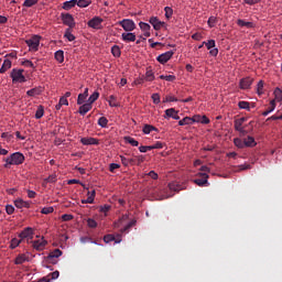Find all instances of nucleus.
<instances>
[{
    "label": "nucleus",
    "mask_w": 282,
    "mask_h": 282,
    "mask_svg": "<svg viewBox=\"0 0 282 282\" xmlns=\"http://www.w3.org/2000/svg\"><path fill=\"white\" fill-rule=\"evenodd\" d=\"M25 161V156L22 152H13L9 158L6 159L7 164H4L6 169L8 165H20Z\"/></svg>",
    "instance_id": "f257e3e1"
},
{
    "label": "nucleus",
    "mask_w": 282,
    "mask_h": 282,
    "mask_svg": "<svg viewBox=\"0 0 282 282\" xmlns=\"http://www.w3.org/2000/svg\"><path fill=\"white\" fill-rule=\"evenodd\" d=\"M41 36L35 34L32 39L25 40V44L30 47L31 52H39Z\"/></svg>",
    "instance_id": "f03ea898"
},
{
    "label": "nucleus",
    "mask_w": 282,
    "mask_h": 282,
    "mask_svg": "<svg viewBox=\"0 0 282 282\" xmlns=\"http://www.w3.org/2000/svg\"><path fill=\"white\" fill-rule=\"evenodd\" d=\"M61 19L65 26L74 29L76 26L75 18L70 13H61Z\"/></svg>",
    "instance_id": "7ed1b4c3"
},
{
    "label": "nucleus",
    "mask_w": 282,
    "mask_h": 282,
    "mask_svg": "<svg viewBox=\"0 0 282 282\" xmlns=\"http://www.w3.org/2000/svg\"><path fill=\"white\" fill-rule=\"evenodd\" d=\"M196 178H194V183H196L197 186L199 187H205L208 186V178L209 175L207 173H197Z\"/></svg>",
    "instance_id": "20e7f679"
},
{
    "label": "nucleus",
    "mask_w": 282,
    "mask_h": 282,
    "mask_svg": "<svg viewBox=\"0 0 282 282\" xmlns=\"http://www.w3.org/2000/svg\"><path fill=\"white\" fill-rule=\"evenodd\" d=\"M11 78L13 83L23 84L26 82V78L23 75V69H12Z\"/></svg>",
    "instance_id": "39448f33"
},
{
    "label": "nucleus",
    "mask_w": 282,
    "mask_h": 282,
    "mask_svg": "<svg viewBox=\"0 0 282 282\" xmlns=\"http://www.w3.org/2000/svg\"><path fill=\"white\" fill-rule=\"evenodd\" d=\"M119 25L126 31V32H132L137 29V24L134 21L130 19H124L122 21H119Z\"/></svg>",
    "instance_id": "423d86ee"
},
{
    "label": "nucleus",
    "mask_w": 282,
    "mask_h": 282,
    "mask_svg": "<svg viewBox=\"0 0 282 282\" xmlns=\"http://www.w3.org/2000/svg\"><path fill=\"white\" fill-rule=\"evenodd\" d=\"M102 18L100 17H94L90 21H88V28H91L94 30H101L102 29Z\"/></svg>",
    "instance_id": "0eeeda50"
},
{
    "label": "nucleus",
    "mask_w": 282,
    "mask_h": 282,
    "mask_svg": "<svg viewBox=\"0 0 282 282\" xmlns=\"http://www.w3.org/2000/svg\"><path fill=\"white\" fill-rule=\"evenodd\" d=\"M175 53L173 51H167L165 53H162L161 55H159V57L156 58V61L164 65L166 63H169L172 58V56L174 55Z\"/></svg>",
    "instance_id": "6e6552de"
},
{
    "label": "nucleus",
    "mask_w": 282,
    "mask_h": 282,
    "mask_svg": "<svg viewBox=\"0 0 282 282\" xmlns=\"http://www.w3.org/2000/svg\"><path fill=\"white\" fill-rule=\"evenodd\" d=\"M31 243L33 246V249L36 251H43L45 249V246L47 245L44 238H41L39 240H31Z\"/></svg>",
    "instance_id": "1a4fd4ad"
},
{
    "label": "nucleus",
    "mask_w": 282,
    "mask_h": 282,
    "mask_svg": "<svg viewBox=\"0 0 282 282\" xmlns=\"http://www.w3.org/2000/svg\"><path fill=\"white\" fill-rule=\"evenodd\" d=\"M203 45H205L207 50H210L209 54L212 56H217L218 50L214 48V47H216V41L215 40H209L207 42H203Z\"/></svg>",
    "instance_id": "9d476101"
},
{
    "label": "nucleus",
    "mask_w": 282,
    "mask_h": 282,
    "mask_svg": "<svg viewBox=\"0 0 282 282\" xmlns=\"http://www.w3.org/2000/svg\"><path fill=\"white\" fill-rule=\"evenodd\" d=\"M149 22L155 31H160L165 26V23L160 21L158 17H151Z\"/></svg>",
    "instance_id": "9b49d317"
},
{
    "label": "nucleus",
    "mask_w": 282,
    "mask_h": 282,
    "mask_svg": "<svg viewBox=\"0 0 282 282\" xmlns=\"http://www.w3.org/2000/svg\"><path fill=\"white\" fill-rule=\"evenodd\" d=\"M19 237L21 239H28V242L31 243V240L33 239V229L31 227L24 228Z\"/></svg>",
    "instance_id": "f8f14e48"
},
{
    "label": "nucleus",
    "mask_w": 282,
    "mask_h": 282,
    "mask_svg": "<svg viewBox=\"0 0 282 282\" xmlns=\"http://www.w3.org/2000/svg\"><path fill=\"white\" fill-rule=\"evenodd\" d=\"M121 39L124 41V43H134L137 35L135 33H132V31H126L121 34Z\"/></svg>",
    "instance_id": "ddd939ff"
},
{
    "label": "nucleus",
    "mask_w": 282,
    "mask_h": 282,
    "mask_svg": "<svg viewBox=\"0 0 282 282\" xmlns=\"http://www.w3.org/2000/svg\"><path fill=\"white\" fill-rule=\"evenodd\" d=\"M252 84H253V78L245 77L240 79V89L247 90L251 87Z\"/></svg>",
    "instance_id": "4468645a"
},
{
    "label": "nucleus",
    "mask_w": 282,
    "mask_h": 282,
    "mask_svg": "<svg viewBox=\"0 0 282 282\" xmlns=\"http://www.w3.org/2000/svg\"><path fill=\"white\" fill-rule=\"evenodd\" d=\"M80 143L83 145H98L100 141L96 138H80Z\"/></svg>",
    "instance_id": "2eb2a0df"
},
{
    "label": "nucleus",
    "mask_w": 282,
    "mask_h": 282,
    "mask_svg": "<svg viewBox=\"0 0 282 282\" xmlns=\"http://www.w3.org/2000/svg\"><path fill=\"white\" fill-rule=\"evenodd\" d=\"M42 93H43V87L39 86V87H34L31 90L26 91V96L37 97V96H41Z\"/></svg>",
    "instance_id": "dca6fc26"
},
{
    "label": "nucleus",
    "mask_w": 282,
    "mask_h": 282,
    "mask_svg": "<svg viewBox=\"0 0 282 282\" xmlns=\"http://www.w3.org/2000/svg\"><path fill=\"white\" fill-rule=\"evenodd\" d=\"M62 254H63V252L61 251V249H54V251H52L51 253H48V256H47V260L50 261V262H53V259H58V258H61L62 257Z\"/></svg>",
    "instance_id": "f3484780"
},
{
    "label": "nucleus",
    "mask_w": 282,
    "mask_h": 282,
    "mask_svg": "<svg viewBox=\"0 0 282 282\" xmlns=\"http://www.w3.org/2000/svg\"><path fill=\"white\" fill-rule=\"evenodd\" d=\"M93 109V105L88 104V101L82 106H79V115L86 116L88 111Z\"/></svg>",
    "instance_id": "a211bd4d"
},
{
    "label": "nucleus",
    "mask_w": 282,
    "mask_h": 282,
    "mask_svg": "<svg viewBox=\"0 0 282 282\" xmlns=\"http://www.w3.org/2000/svg\"><path fill=\"white\" fill-rule=\"evenodd\" d=\"M14 206L19 209H22V208H30L31 206V203L30 202H25L23 199H17L14 202Z\"/></svg>",
    "instance_id": "6ab92c4d"
},
{
    "label": "nucleus",
    "mask_w": 282,
    "mask_h": 282,
    "mask_svg": "<svg viewBox=\"0 0 282 282\" xmlns=\"http://www.w3.org/2000/svg\"><path fill=\"white\" fill-rule=\"evenodd\" d=\"M76 3H77V0H66V1L63 3V9H64L65 11H69V10H72V9L75 8Z\"/></svg>",
    "instance_id": "aec40b11"
},
{
    "label": "nucleus",
    "mask_w": 282,
    "mask_h": 282,
    "mask_svg": "<svg viewBox=\"0 0 282 282\" xmlns=\"http://www.w3.org/2000/svg\"><path fill=\"white\" fill-rule=\"evenodd\" d=\"M12 67V62L10 59H4L2 67L0 68V74H6L7 70L11 69Z\"/></svg>",
    "instance_id": "412c9836"
},
{
    "label": "nucleus",
    "mask_w": 282,
    "mask_h": 282,
    "mask_svg": "<svg viewBox=\"0 0 282 282\" xmlns=\"http://www.w3.org/2000/svg\"><path fill=\"white\" fill-rule=\"evenodd\" d=\"M165 116L169 118H173L174 120H180V116L174 108L165 110Z\"/></svg>",
    "instance_id": "4be33fe9"
},
{
    "label": "nucleus",
    "mask_w": 282,
    "mask_h": 282,
    "mask_svg": "<svg viewBox=\"0 0 282 282\" xmlns=\"http://www.w3.org/2000/svg\"><path fill=\"white\" fill-rule=\"evenodd\" d=\"M275 108H276V102H275V100H271L269 108H268L265 111L262 112V116H263V117H268L270 113H272V111L275 110Z\"/></svg>",
    "instance_id": "5701e85b"
},
{
    "label": "nucleus",
    "mask_w": 282,
    "mask_h": 282,
    "mask_svg": "<svg viewBox=\"0 0 282 282\" xmlns=\"http://www.w3.org/2000/svg\"><path fill=\"white\" fill-rule=\"evenodd\" d=\"M26 261H29V257L26 254L22 253L15 258L14 263H15V265H22V263H24Z\"/></svg>",
    "instance_id": "b1692460"
},
{
    "label": "nucleus",
    "mask_w": 282,
    "mask_h": 282,
    "mask_svg": "<svg viewBox=\"0 0 282 282\" xmlns=\"http://www.w3.org/2000/svg\"><path fill=\"white\" fill-rule=\"evenodd\" d=\"M153 130L155 131V132H158L159 131V129L158 128H155V127H153V124H144L143 126V128H142V132L144 133V134H150L151 132H153Z\"/></svg>",
    "instance_id": "393cba45"
},
{
    "label": "nucleus",
    "mask_w": 282,
    "mask_h": 282,
    "mask_svg": "<svg viewBox=\"0 0 282 282\" xmlns=\"http://www.w3.org/2000/svg\"><path fill=\"white\" fill-rule=\"evenodd\" d=\"M243 142H245V147H247V148H253L257 145L256 139L252 137H248V138L243 139Z\"/></svg>",
    "instance_id": "a878e982"
},
{
    "label": "nucleus",
    "mask_w": 282,
    "mask_h": 282,
    "mask_svg": "<svg viewBox=\"0 0 282 282\" xmlns=\"http://www.w3.org/2000/svg\"><path fill=\"white\" fill-rule=\"evenodd\" d=\"M245 121H247V118H240V119H236L235 120V129L237 132H239L241 130V128H243V123Z\"/></svg>",
    "instance_id": "bb28decb"
},
{
    "label": "nucleus",
    "mask_w": 282,
    "mask_h": 282,
    "mask_svg": "<svg viewBox=\"0 0 282 282\" xmlns=\"http://www.w3.org/2000/svg\"><path fill=\"white\" fill-rule=\"evenodd\" d=\"M137 225V220L135 219H132L131 221H129L126 227H123L122 229H120V232L121 234H124V232H129V230L134 227Z\"/></svg>",
    "instance_id": "cd10ccee"
},
{
    "label": "nucleus",
    "mask_w": 282,
    "mask_h": 282,
    "mask_svg": "<svg viewBox=\"0 0 282 282\" xmlns=\"http://www.w3.org/2000/svg\"><path fill=\"white\" fill-rule=\"evenodd\" d=\"M95 196H96V192L95 191H93L91 193L88 192V198L87 199H83L82 204H94Z\"/></svg>",
    "instance_id": "c85d7f7f"
},
{
    "label": "nucleus",
    "mask_w": 282,
    "mask_h": 282,
    "mask_svg": "<svg viewBox=\"0 0 282 282\" xmlns=\"http://www.w3.org/2000/svg\"><path fill=\"white\" fill-rule=\"evenodd\" d=\"M237 25L240 28L252 29L254 24L252 22H246L245 20H238Z\"/></svg>",
    "instance_id": "c756f323"
},
{
    "label": "nucleus",
    "mask_w": 282,
    "mask_h": 282,
    "mask_svg": "<svg viewBox=\"0 0 282 282\" xmlns=\"http://www.w3.org/2000/svg\"><path fill=\"white\" fill-rule=\"evenodd\" d=\"M112 241H115V243H120L121 239L117 240L113 235L104 236V242L109 243V242H112Z\"/></svg>",
    "instance_id": "7c9ffc66"
},
{
    "label": "nucleus",
    "mask_w": 282,
    "mask_h": 282,
    "mask_svg": "<svg viewBox=\"0 0 282 282\" xmlns=\"http://www.w3.org/2000/svg\"><path fill=\"white\" fill-rule=\"evenodd\" d=\"M64 37L67 39L70 43L76 40V36L72 33V29L65 30Z\"/></svg>",
    "instance_id": "2f4dec72"
},
{
    "label": "nucleus",
    "mask_w": 282,
    "mask_h": 282,
    "mask_svg": "<svg viewBox=\"0 0 282 282\" xmlns=\"http://www.w3.org/2000/svg\"><path fill=\"white\" fill-rule=\"evenodd\" d=\"M99 97H100V94L97 93V91H95L93 95H90V96L88 97L87 104L90 105V106H93V104H94L95 101H97V100L99 99Z\"/></svg>",
    "instance_id": "473e14b6"
},
{
    "label": "nucleus",
    "mask_w": 282,
    "mask_h": 282,
    "mask_svg": "<svg viewBox=\"0 0 282 282\" xmlns=\"http://www.w3.org/2000/svg\"><path fill=\"white\" fill-rule=\"evenodd\" d=\"M192 124H193V120L188 116H186L184 119H181L178 121V126H192Z\"/></svg>",
    "instance_id": "72a5a7b5"
},
{
    "label": "nucleus",
    "mask_w": 282,
    "mask_h": 282,
    "mask_svg": "<svg viewBox=\"0 0 282 282\" xmlns=\"http://www.w3.org/2000/svg\"><path fill=\"white\" fill-rule=\"evenodd\" d=\"M45 115L44 106L40 105L36 112H35V119H41Z\"/></svg>",
    "instance_id": "f704fd0d"
},
{
    "label": "nucleus",
    "mask_w": 282,
    "mask_h": 282,
    "mask_svg": "<svg viewBox=\"0 0 282 282\" xmlns=\"http://www.w3.org/2000/svg\"><path fill=\"white\" fill-rule=\"evenodd\" d=\"M145 82H153L155 80V75L152 69H148L144 77Z\"/></svg>",
    "instance_id": "c9c22d12"
},
{
    "label": "nucleus",
    "mask_w": 282,
    "mask_h": 282,
    "mask_svg": "<svg viewBox=\"0 0 282 282\" xmlns=\"http://www.w3.org/2000/svg\"><path fill=\"white\" fill-rule=\"evenodd\" d=\"M22 243V239L12 238L10 242V249L14 250L18 248L19 245Z\"/></svg>",
    "instance_id": "e433bc0d"
},
{
    "label": "nucleus",
    "mask_w": 282,
    "mask_h": 282,
    "mask_svg": "<svg viewBox=\"0 0 282 282\" xmlns=\"http://www.w3.org/2000/svg\"><path fill=\"white\" fill-rule=\"evenodd\" d=\"M55 58L59 64L64 63V51L58 50L55 52Z\"/></svg>",
    "instance_id": "4c0bfd02"
},
{
    "label": "nucleus",
    "mask_w": 282,
    "mask_h": 282,
    "mask_svg": "<svg viewBox=\"0 0 282 282\" xmlns=\"http://www.w3.org/2000/svg\"><path fill=\"white\" fill-rule=\"evenodd\" d=\"M78 8L80 9H85V8H88L89 4H91V1L89 0H77V3Z\"/></svg>",
    "instance_id": "58836bf2"
},
{
    "label": "nucleus",
    "mask_w": 282,
    "mask_h": 282,
    "mask_svg": "<svg viewBox=\"0 0 282 282\" xmlns=\"http://www.w3.org/2000/svg\"><path fill=\"white\" fill-rule=\"evenodd\" d=\"M160 79L169 82V83H173V82L176 80V76H174V75H161Z\"/></svg>",
    "instance_id": "ea45409f"
},
{
    "label": "nucleus",
    "mask_w": 282,
    "mask_h": 282,
    "mask_svg": "<svg viewBox=\"0 0 282 282\" xmlns=\"http://www.w3.org/2000/svg\"><path fill=\"white\" fill-rule=\"evenodd\" d=\"M126 143H129L132 147H138L140 142L131 137H126L124 138Z\"/></svg>",
    "instance_id": "a19ab883"
},
{
    "label": "nucleus",
    "mask_w": 282,
    "mask_h": 282,
    "mask_svg": "<svg viewBox=\"0 0 282 282\" xmlns=\"http://www.w3.org/2000/svg\"><path fill=\"white\" fill-rule=\"evenodd\" d=\"M109 120L105 116L98 119V126H100L101 128H107Z\"/></svg>",
    "instance_id": "79ce46f5"
},
{
    "label": "nucleus",
    "mask_w": 282,
    "mask_h": 282,
    "mask_svg": "<svg viewBox=\"0 0 282 282\" xmlns=\"http://www.w3.org/2000/svg\"><path fill=\"white\" fill-rule=\"evenodd\" d=\"M111 54L115 57H120L121 56V48L117 45L111 47Z\"/></svg>",
    "instance_id": "37998d69"
},
{
    "label": "nucleus",
    "mask_w": 282,
    "mask_h": 282,
    "mask_svg": "<svg viewBox=\"0 0 282 282\" xmlns=\"http://www.w3.org/2000/svg\"><path fill=\"white\" fill-rule=\"evenodd\" d=\"M169 188L174 192H180L182 189L181 185L177 182L170 183Z\"/></svg>",
    "instance_id": "c03bdc74"
},
{
    "label": "nucleus",
    "mask_w": 282,
    "mask_h": 282,
    "mask_svg": "<svg viewBox=\"0 0 282 282\" xmlns=\"http://www.w3.org/2000/svg\"><path fill=\"white\" fill-rule=\"evenodd\" d=\"M238 108L250 111V102H248V101H239L238 102Z\"/></svg>",
    "instance_id": "a18cd8bd"
},
{
    "label": "nucleus",
    "mask_w": 282,
    "mask_h": 282,
    "mask_svg": "<svg viewBox=\"0 0 282 282\" xmlns=\"http://www.w3.org/2000/svg\"><path fill=\"white\" fill-rule=\"evenodd\" d=\"M234 143L237 148L243 149L245 147V140H241L240 138L234 139Z\"/></svg>",
    "instance_id": "49530a36"
},
{
    "label": "nucleus",
    "mask_w": 282,
    "mask_h": 282,
    "mask_svg": "<svg viewBox=\"0 0 282 282\" xmlns=\"http://www.w3.org/2000/svg\"><path fill=\"white\" fill-rule=\"evenodd\" d=\"M207 23L209 28H215L217 23V17H214V15L209 17Z\"/></svg>",
    "instance_id": "de8ad7c7"
},
{
    "label": "nucleus",
    "mask_w": 282,
    "mask_h": 282,
    "mask_svg": "<svg viewBox=\"0 0 282 282\" xmlns=\"http://www.w3.org/2000/svg\"><path fill=\"white\" fill-rule=\"evenodd\" d=\"M274 96H275V100L282 101V90L280 87L275 88Z\"/></svg>",
    "instance_id": "09e8293b"
},
{
    "label": "nucleus",
    "mask_w": 282,
    "mask_h": 282,
    "mask_svg": "<svg viewBox=\"0 0 282 282\" xmlns=\"http://www.w3.org/2000/svg\"><path fill=\"white\" fill-rule=\"evenodd\" d=\"M139 26L140 29L143 31V32H147V31H150L151 30V25L149 23H145V22H140L139 23Z\"/></svg>",
    "instance_id": "8fccbe9b"
},
{
    "label": "nucleus",
    "mask_w": 282,
    "mask_h": 282,
    "mask_svg": "<svg viewBox=\"0 0 282 282\" xmlns=\"http://www.w3.org/2000/svg\"><path fill=\"white\" fill-rule=\"evenodd\" d=\"M54 213V207H44L41 209V214L43 215H51Z\"/></svg>",
    "instance_id": "3c124183"
},
{
    "label": "nucleus",
    "mask_w": 282,
    "mask_h": 282,
    "mask_svg": "<svg viewBox=\"0 0 282 282\" xmlns=\"http://www.w3.org/2000/svg\"><path fill=\"white\" fill-rule=\"evenodd\" d=\"M39 3V0H25L23 6L24 8H32V6Z\"/></svg>",
    "instance_id": "603ef678"
},
{
    "label": "nucleus",
    "mask_w": 282,
    "mask_h": 282,
    "mask_svg": "<svg viewBox=\"0 0 282 282\" xmlns=\"http://www.w3.org/2000/svg\"><path fill=\"white\" fill-rule=\"evenodd\" d=\"M151 99L153 100L154 105H160V102H161L160 94H152Z\"/></svg>",
    "instance_id": "864d4df0"
},
{
    "label": "nucleus",
    "mask_w": 282,
    "mask_h": 282,
    "mask_svg": "<svg viewBox=\"0 0 282 282\" xmlns=\"http://www.w3.org/2000/svg\"><path fill=\"white\" fill-rule=\"evenodd\" d=\"M164 11H165V18L167 20H170L172 18V14H173V9L171 7H165Z\"/></svg>",
    "instance_id": "5fc2aeb1"
},
{
    "label": "nucleus",
    "mask_w": 282,
    "mask_h": 282,
    "mask_svg": "<svg viewBox=\"0 0 282 282\" xmlns=\"http://www.w3.org/2000/svg\"><path fill=\"white\" fill-rule=\"evenodd\" d=\"M263 80L261 79L260 82H259V84L257 85V93L259 94V96H262V94H263Z\"/></svg>",
    "instance_id": "6e6d98bb"
},
{
    "label": "nucleus",
    "mask_w": 282,
    "mask_h": 282,
    "mask_svg": "<svg viewBox=\"0 0 282 282\" xmlns=\"http://www.w3.org/2000/svg\"><path fill=\"white\" fill-rule=\"evenodd\" d=\"M3 139H6L7 142H11L12 139L14 138L12 135V133H9V132H2V135H1Z\"/></svg>",
    "instance_id": "4d7b16f0"
},
{
    "label": "nucleus",
    "mask_w": 282,
    "mask_h": 282,
    "mask_svg": "<svg viewBox=\"0 0 282 282\" xmlns=\"http://www.w3.org/2000/svg\"><path fill=\"white\" fill-rule=\"evenodd\" d=\"M87 224H88V227H90V228L98 227V223L95 219H93V218H88L87 219Z\"/></svg>",
    "instance_id": "13d9d810"
},
{
    "label": "nucleus",
    "mask_w": 282,
    "mask_h": 282,
    "mask_svg": "<svg viewBox=\"0 0 282 282\" xmlns=\"http://www.w3.org/2000/svg\"><path fill=\"white\" fill-rule=\"evenodd\" d=\"M202 115H195V116H193V118H192V124H194V123H202Z\"/></svg>",
    "instance_id": "bf43d9fd"
},
{
    "label": "nucleus",
    "mask_w": 282,
    "mask_h": 282,
    "mask_svg": "<svg viewBox=\"0 0 282 282\" xmlns=\"http://www.w3.org/2000/svg\"><path fill=\"white\" fill-rule=\"evenodd\" d=\"M6 213L8 215H13L14 214V206L10 205V204L6 205Z\"/></svg>",
    "instance_id": "052dcab7"
},
{
    "label": "nucleus",
    "mask_w": 282,
    "mask_h": 282,
    "mask_svg": "<svg viewBox=\"0 0 282 282\" xmlns=\"http://www.w3.org/2000/svg\"><path fill=\"white\" fill-rule=\"evenodd\" d=\"M62 219L63 221L67 223V221H72V219H74V216L72 214H63L62 215Z\"/></svg>",
    "instance_id": "680f3d73"
},
{
    "label": "nucleus",
    "mask_w": 282,
    "mask_h": 282,
    "mask_svg": "<svg viewBox=\"0 0 282 282\" xmlns=\"http://www.w3.org/2000/svg\"><path fill=\"white\" fill-rule=\"evenodd\" d=\"M86 100V97L83 94L78 95L77 105L83 106Z\"/></svg>",
    "instance_id": "e2e57ef3"
},
{
    "label": "nucleus",
    "mask_w": 282,
    "mask_h": 282,
    "mask_svg": "<svg viewBox=\"0 0 282 282\" xmlns=\"http://www.w3.org/2000/svg\"><path fill=\"white\" fill-rule=\"evenodd\" d=\"M46 182H48V183L57 182V175L56 174L48 175V177L46 178Z\"/></svg>",
    "instance_id": "0e129e2a"
},
{
    "label": "nucleus",
    "mask_w": 282,
    "mask_h": 282,
    "mask_svg": "<svg viewBox=\"0 0 282 282\" xmlns=\"http://www.w3.org/2000/svg\"><path fill=\"white\" fill-rule=\"evenodd\" d=\"M109 99L110 107H118V104L116 102V96L110 95Z\"/></svg>",
    "instance_id": "69168bd1"
},
{
    "label": "nucleus",
    "mask_w": 282,
    "mask_h": 282,
    "mask_svg": "<svg viewBox=\"0 0 282 282\" xmlns=\"http://www.w3.org/2000/svg\"><path fill=\"white\" fill-rule=\"evenodd\" d=\"M120 169V164L111 163L109 166V171L115 173L116 170Z\"/></svg>",
    "instance_id": "338daca9"
},
{
    "label": "nucleus",
    "mask_w": 282,
    "mask_h": 282,
    "mask_svg": "<svg viewBox=\"0 0 282 282\" xmlns=\"http://www.w3.org/2000/svg\"><path fill=\"white\" fill-rule=\"evenodd\" d=\"M119 158H120V160H121V163H122L124 166H129V159H127V158L123 156V155H120Z\"/></svg>",
    "instance_id": "774afa93"
}]
</instances>
